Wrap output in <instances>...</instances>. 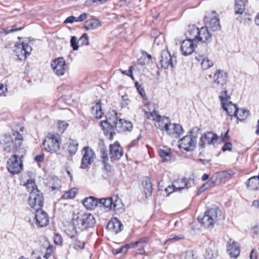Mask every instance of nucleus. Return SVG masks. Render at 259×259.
<instances>
[{"mask_svg":"<svg viewBox=\"0 0 259 259\" xmlns=\"http://www.w3.org/2000/svg\"><path fill=\"white\" fill-rule=\"evenodd\" d=\"M23 136L17 131H13L12 134H5L0 139L3 150L7 153H16L23 158L26 149L22 146Z\"/></svg>","mask_w":259,"mask_h":259,"instance_id":"1","label":"nucleus"},{"mask_svg":"<svg viewBox=\"0 0 259 259\" xmlns=\"http://www.w3.org/2000/svg\"><path fill=\"white\" fill-rule=\"evenodd\" d=\"M73 225L72 234L71 237H75L77 234L83 230L94 226L96 221L93 215L86 213L83 211L74 212L72 217Z\"/></svg>","mask_w":259,"mask_h":259,"instance_id":"2","label":"nucleus"},{"mask_svg":"<svg viewBox=\"0 0 259 259\" xmlns=\"http://www.w3.org/2000/svg\"><path fill=\"white\" fill-rule=\"evenodd\" d=\"M26 187L27 191L30 193L29 205L35 210L41 208L44 202L43 195L37 189L34 181L31 179L28 180Z\"/></svg>","mask_w":259,"mask_h":259,"instance_id":"3","label":"nucleus"},{"mask_svg":"<svg viewBox=\"0 0 259 259\" xmlns=\"http://www.w3.org/2000/svg\"><path fill=\"white\" fill-rule=\"evenodd\" d=\"M200 133V129L194 127L191 129L187 136L179 141L180 148L186 151H193L196 146V139Z\"/></svg>","mask_w":259,"mask_h":259,"instance_id":"4","label":"nucleus"},{"mask_svg":"<svg viewBox=\"0 0 259 259\" xmlns=\"http://www.w3.org/2000/svg\"><path fill=\"white\" fill-rule=\"evenodd\" d=\"M117 114L115 110H111L107 114L106 120L100 121L101 126L105 134L109 136V138L111 140L113 139L114 127L118 121Z\"/></svg>","mask_w":259,"mask_h":259,"instance_id":"5","label":"nucleus"},{"mask_svg":"<svg viewBox=\"0 0 259 259\" xmlns=\"http://www.w3.org/2000/svg\"><path fill=\"white\" fill-rule=\"evenodd\" d=\"M220 213L221 211L218 207H212L204 212L201 219L199 217L198 220L205 227H209L213 226L218 221Z\"/></svg>","mask_w":259,"mask_h":259,"instance_id":"6","label":"nucleus"},{"mask_svg":"<svg viewBox=\"0 0 259 259\" xmlns=\"http://www.w3.org/2000/svg\"><path fill=\"white\" fill-rule=\"evenodd\" d=\"M60 141L59 135L49 134L43 144L47 151L53 153L57 152L60 149Z\"/></svg>","mask_w":259,"mask_h":259,"instance_id":"7","label":"nucleus"},{"mask_svg":"<svg viewBox=\"0 0 259 259\" xmlns=\"http://www.w3.org/2000/svg\"><path fill=\"white\" fill-rule=\"evenodd\" d=\"M20 158V155L14 154L8 159L7 168L8 171L12 174H19L23 168V163Z\"/></svg>","mask_w":259,"mask_h":259,"instance_id":"8","label":"nucleus"},{"mask_svg":"<svg viewBox=\"0 0 259 259\" xmlns=\"http://www.w3.org/2000/svg\"><path fill=\"white\" fill-rule=\"evenodd\" d=\"M159 62L163 69H167L169 66L174 68L177 63V57L175 54L171 56L168 50H164L159 57Z\"/></svg>","mask_w":259,"mask_h":259,"instance_id":"9","label":"nucleus"},{"mask_svg":"<svg viewBox=\"0 0 259 259\" xmlns=\"http://www.w3.org/2000/svg\"><path fill=\"white\" fill-rule=\"evenodd\" d=\"M32 50V47L27 43L20 41L15 44L14 51L19 59L22 60L29 56Z\"/></svg>","mask_w":259,"mask_h":259,"instance_id":"10","label":"nucleus"},{"mask_svg":"<svg viewBox=\"0 0 259 259\" xmlns=\"http://www.w3.org/2000/svg\"><path fill=\"white\" fill-rule=\"evenodd\" d=\"M51 66L54 73L58 76L63 75L66 71V65L64 58L60 57L53 60Z\"/></svg>","mask_w":259,"mask_h":259,"instance_id":"11","label":"nucleus"},{"mask_svg":"<svg viewBox=\"0 0 259 259\" xmlns=\"http://www.w3.org/2000/svg\"><path fill=\"white\" fill-rule=\"evenodd\" d=\"M227 74L220 69L217 70L213 77L214 87L218 89H223L227 84Z\"/></svg>","mask_w":259,"mask_h":259,"instance_id":"12","label":"nucleus"},{"mask_svg":"<svg viewBox=\"0 0 259 259\" xmlns=\"http://www.w3.org/2000/svg\"><path fill=\"white\" fill-rule=\"evenodd\" d=\"M83 152L80 168L85 169L94 161L96 155L94 151L88 147L83 148Z\"/></svg>","mask_w":259,"mask_h":259,"instance_id":"13","label":"nucleus"},{"mask_svg":"<svg viewBox=\"0 0 259 259\" xmlns=\"http://www.w3.org/2000/svg\"><path fill=\"white\" fill-rule=\"evenodd\" d=\"M218 138V136L211 132H207L202 135L198 143L199 149L205 148L206 143L208 145L214 144L217 142Z\"/></svg>","mask_w":259,"mask_h":259,"instance_id":"14","label":"nucleus"},{"mask_svg":"<svg viewBox=\"0 0 259 259\" xmlns=\"http://www.w3.org/2000/svg\"><path fill=\"white\" fill-rule=\"evenodd\" d=\"M32 218L35 219L36 222L40 227H42L46 226L49 222V219L47 213L41 208L35 210L34 216L31 214Z\"/></svg>","mask_w":259,"mask_h":259,"instance_id":"15","label":"nucleus"},{"mask_svg":"<svg viewBox=\"0 0 259 259\" xmlns=\"http://www.w3.org/2000/svg\"><path fill=\"white\" fill-rule=\"evenodd\" d=\"M123 155L122 147L117 142L109 146V155L111 159L119 160Z\"/></svg>","mask_w":259,"mask_h":259,"instance_id":"16","label":"nucleus"},{"mask_svg":"<svg viewBox=\"0 0 259 259\" xmlns=\"http://www.w3.org/2000/svg\"><path fill=\"white\" fill-rule=\"evenodd\" d=\"M114 128L119 133L130 132L133 128V125L130 121L119 119Z\"/></svg>","mask_w":259,"mask_h":259,"instance_id":"17","label":"nucleus"},{"mask_svg":"<svg viewBox=\"0 0 259 259\" xmlns=\"http://www.w3.org/2000/svg\"><path fill=\"white\" fill-rule=\"evenodd\" d=\"M122 224L121 222L116 218L112 219L107 224L106 229L112 233L117 234L122 229Z\"/></svg>","mask_w":259,"mask_h":259,"instance_id":"18","label":"nucleus"},{"mask_svg":"<svg viewBox=\"0 0 259 259\" xmlns=\"http://www.w3.org/2000/svg\"><path fill=\"white\" fill-rule=\"evenodd\" d=\"M199 34L197 42L209 44L212 40V34L209 31L207 27H202L199 30Z\"/></svg>","mask_w":259,"mask_h":259,"instance_id":"19","label":"nucleus"},{"mask_svg":"<svg viewBox=\"0 0 259 259\" xmlns=\"http://www.w3.org/2000/svg\"><path fill=\"white\" fill-rule=\"evenodd\" d=\"M194 42L188 39L183 41L181 46V50L184 55H189L194 52Z\"/></svg>","mask_w":259,"mask_h":259,"instance_id":"20","label":"nucleus"},{"mask_svg":"<svg viewBox=\"0 0 259 259\" xmlns=\"http://www.w3.org/2000/svg\"><path fill=\"white\" fill-rule=\"evenodd\" d=\"M182 126L179 124L171 123L167 125L166 132L169 135L177 137L183 133Z\"/></svg>","mask_w":259,"mask_h":259,"instance_id":"21","label":"nucleus"},{"mask_svg":"<svg viewBox=\"0 0 259 259\" xmlns=\"http://www.w3.org/2000/svg\"><path fill=\"white\" fill-rule=\"evenodd\" d=\"M196 60L200 62L201 67L203 70H206L212 66L213 63L209 60L205 55L196 53Z\"/></svg>","mask_w":259,"mask_h":259,"instance_id":"22","label":"nucleus"},{"mask_svg":"<svg viewBox=\"0 0 259 259\" xmlns=\"http://www.w3.org/2000/svg\"><path fill=\"white\" fill-rule=\"evenodd\" d=\"M199 30V29L195 25L189 26L186 33V36L187 39L197 42Z\"/></svg>","mask_w":259,"mask_h":259,"instance_id":"23","label":"nucleus"},{"mask_svg":"<svg viewBox=\"0 0 259 259\" xmlns=\"http://www.w3.org/2000/svg\"><path fill=\"white\" fill-rule=\"evenodd\" d=\"M99 199L96 198L93 196H90L84 198L82 201V203L84 207L88 209H94L99 205Z\"/></svg>","mask_w":259,"mask_h":259,"instance_id":"24","label":"nucleus"},{"mask_svg":"<svg viewBox=\"0 0 259 259\" xmlns=\"http://www.w3.org/2000/svg\"><path fill=\"white\" fill-rule=\"evenodd\" d=\"M227 245V251L231 257H237L240 253V249L236 242L230 239Z\"/></svg>","mask_w":259,"mask_h":259,"instance_id":"25","label":"nucleus"},{"mask_svg":"<svg viewBox=\"0 0 259 259\" xmlns=\"http://www.w3.org/2000/svg\"><path fill=\"white\" fill-rule=\"evenodd\" d=\"M101 25V21L95 18H93L87 20L84 25V27L86 30L95 29Z\"/></svg>","mask_w":259,"mask_h":259,"instance_id":"26","label":"nucleus"},{"mask_svg":"<svg viewBox=\"0 0 259 259\" xmlns=\"http://www.w3.org/2000/svg\"><path fill=\"white\" fill-rule=\"evenodd\" d=\"M223 108L230 116H235L237 114L238 108L236 104H233L231 101L222 106Z\"/></svg>","mask_w":259,"mask_h":259,"instance_id":"27","label":"nucleus"},{"mask_svg":"<svg viewBox=\"0 0 259 259\" xmlns=\"http://www.w3.org/2000/svg\"><path fill=\"white\" fill-rule=\"evenodd\" d=\"M98 206L107 210L111 209L113 204V198L112 197L103 198L99 199Z\"/></svg>","mask_w":259,"mask_h":259,"instance_id":"28","label":"nucleus"},{"mask_svg":"<svg viewBox=\"0 0 259 259\" xmlns=\"http://www.w3.org/2000/svg\"><path fill=\"white\" fill-rule=\"evenodd\" d=\"M159 155L163 158V161H169L171 159L170 149L165 146H163L158 150Z\"/></svg>","mask_w":259,"mask_h":259,"instance_id":"29","label":"nucleus"},{"mask_svg":"<svg viewBox=\"0 0 259 259\" xmlns=\"http://www.w3.org/2000/svg\"><path fill=\"white\" fill-rule=\"evenodd\" d=\"M186 179L184 178L178 179L175 180L173 183V187L177 191H180L187 187Z\"/></svg>","mask_w":259,"mask_h":259,"instance_id":"30","label":"nucleus"},{"mask_svg":"<svg viewBox=\"0 0 259 259\" xmlns=\"http://www.w3.org/2000/svg\"><path fill=\"white\" fill-rule=\"evenodd\" d=\"M144 192L146 197L147 198L150 196L152 193V186L150 180L146 179L143 182Z\"/></svg>","mask_w":259,"mask_h":259,"instance_id":"31","label":"nucleus"},{"mask_svg":"<svg viewBox=\"0 0 259 259\" xmlns=\"http://www.w3.org/2000/svg\"><path fill=\"white\" fill-rule=\"evenodd\" d=\"M234 175V172L233 170L224 171L219 174V178L221 182L225 183L230 179Z\"/></svg>","mask_w":259,"mask_h":259,"instance_id":"32","label":"nucleus"},{"mask_svg":"<svg viewBox=\"0 0 259 259\" xmlns=\"http://www.w3.org/2000/svg\"><path fill=\"white\" fill-rule=\"evenodd\" d=\"M157 122H158L157 127L161 131H165L166 130L167 125H168V123H170L169 118L166 117H161V118L157 120Z\"/></svg>","mask_w":259,"mask_h":259,"instance_id":"33","label":"nucleus"},{"mask_svg":"<svg viewBox=\"0 0 259 259\" xmlns=\"http://www.w3.org/2000/svg\"><path fill=\"white\" fill-rule=\"evenodd\" d=\"M209 26L213 31H218L221 29L219 20L215 16H214V18L210 19Z\"/></svg>","mask_w":259,"mask_h":259,"instance_id":"34","label":"nucleus"},{"mask_svg":"<svg viewBox=\"0 0 259 259\" xmlns=\"http://www.w3.org/2000/svg\"><path fill=\"white\" fill-rule=\"evenodd\" d=\"M234 10L236 14H242L244 12L245 6L242 0H235Z\"/></svg>","mask_w":259,"mask_h":259,"instance_id":"35","label":"nucleus"},{"mask_svg":"<svg viewBox=\"0 0 259 259\" xmlns=\"http://www.w3.org/2000/svg\"><path fill=\"white\" fill-rule=\"evenodd\" d=\"M92 112L95 114L96 118L100 119L102 117L103 112L102 111L100 101L97 102L96 105L92 107Z\"/></svg>","mask_w":259,"mask_h":259,"instance_id":"36","label":"nucleus"},{"mask_svg":"<svg viewBox=\"0 0 259 259\" xmlns=\"http://www.w3.org/2000/svg\"><path fill=\"white\" fill-rule=\"evenodd\" d=\"M49 186L51 188L52 191L59 190L61 187L60 181L56 177L52 178L49 182Z\"/></svg>","mask_w":259,"mask_h":259,"instance_id":"37","label":"nucleus"},{"mask_svg":"<svg viewBox=\"0 0 259 259\" xmlns=\"http://www.w3.org/2000/svg\"><path fill=\"white\" fill-rule=\"evenodd\" d=\"M149 242V238L147 237L141 238L137 241L138 245L140 247L139 249V253L141 254L145 252L144 247Z\"/></svg>","mask_w":259,"mask_h":259,"instance_id":"38","label":"nucleus"},{"mask_svg":"<svg viewBox=\"0 0 259 259\" xmlns=\"http://www.w3.org/2000/svg\"><path fill=\"white\" fill-rule=\"evenodd\" d=\"M249 111L244 109H238L237 110V114L235 116L240 120H243L246 119L249 114Z\"/></svg>","mask_w":259,"mask_h":259,"instance_id":"39","label":"nucleus"},{"mask_svg":"<svg viewBox=\"0 0 259 259\" xmlns=\"http://www.w3.org/2000/svg\"><path fill=\"white\" fill-rule=\"evenodd\" d=\"M78 144L76 141H71L68 147V151L71 155L76 153L78 150Z\"/></svg>","mask_w":259,"mask_h":259,"instance_id":"40","label":"nucleus"},{"mask_svg":"<svg viewBox=\"0 0 259 259\" xmlns=\"http://www.w3.org/2000/svg\"><path fill=\"white\" fill-rule=\"evenodd\" d=\"M145 116L149 119L156 121H157V120H159L160 118H161V116L159 115L155 110H153L151 112L145 111Z\"/></svg>","mask_w":259,"mask_h":259,"instance_id":"41","label":"nucleus"},{"mask_svg":"<svg viewBox=\"0 0 259 259\" xmlns=\"http://www.w3.org/2000/svg\"><path fill=\"white\" fill-rule=\"evenodd\" d=\"M77 193V189L75 188H73L70 189L67 192H66L62 196L63 198L65 199H71L73 198Z\"/></svg>","mask_w":259,"mask_h":259,"instance_id":"42","label":"nucleus"},{"mask_svg":"<svg viewBox=\"0 0 259 259\" xmlns=\"http://www.w3.org/2000/svg\"><path fill=\"white\" fill-rule=\"evenodd\" d=\"M81 46H87L89 44V38L87 33H83L78 40Z\"/></svg>","mask_w":259,"mask_h":259,"instance_id":"43","label":"nucleus"},{"mask_svg":"<svg viewBox=\"0 0 259 259\" xmlns=\"http://www.w3.org/2000/svg\"><path fill=\"white\" fill-rule=\"evenodd\" d=\"M185 259H197V256L193 250H188L185 252Z\"/></svg>","mask_w":259,"mask_h":259,"instance_id":"44","label":"nucleus"},{"mask_svg":"<svg viewBox=\"0 0 259 259\" xmlns=\"http://www.w3.org/2000/svg\"><path fill=\"white\" fill-rule=\"evenodd\" d=\"M112 206L114 210H118L120 208H122V203L121 202V200L118 199L117 197L115 198L114 200L113 199Z\"/></svg>","mask_w":259,"mask_h":259,"instance_id":"45","label":"nucleus"},{"mask_svg":"<svg viewBox=\"0 0 259 259\" xmlns=\"http://www.w3.org/2000/svg\"><path fill=\"white\" fill-rule=\"evenodd\" d=\"M220 100L221 101V104L222 106L227 103H228L229 101H228V98H229L227 96V91H224L221 93V95L220 96Z\"/></svg>","mask_w":259,"mask_h":259,"instance_id":"46","label":"nucleus"},{"mask_svg":"<svg viewBox=\"0 0 259 259\" xmlns=\"http://www.w3.org/2000/svg\"><path fill=\"white\" fill-rule=\"evenodd\" d=\"M85 243L84 241L76 240L73 243L74 248L75 249L79 250L84 248Z\"/></svg>","mask_w":259,"mask_h":259,"instance_id":"47","label":"nucleus"},{"mask_svg":"<svg viewBox=\"0 0 259 259\" xmlns=\"http://www.w3.org/2000/svg\"><path fill=\"white\" fill-rule=\"evenodd\" d=\"M78 42L77 41V37L75 36H73L71 38L70 45L74 51H76L78 49Z\"/></svg>","mask_w":259,"mask_h":259,"instance_id":"48","label":"nucleus"},{"mask_svg":"<svg viewBox=\"0 0 259 259\" xmlns=\"http://www.w3.org/2000/svg\"><path fill=\"white\" fill-rule=\"evenodd\" d=\"M68 124L64 121H59L58 123V130L62 133L67 128Z\"/></svg>","mask_w":259,"mask_h":259,"instance_id":"49","label":"nucleus"},{"mask_svg":"<svg viewBox=\"0 0 259 259\" xmlns=\"http://www.w3.org/2000/svg\"><path fill=\"white\" fill-rule=\"evenodd\" d=\"M53 252V246L52 245H49L46 249V252L45 253L44 257L46 259H48Z\"/></svg>","mask_w":259,"mask_h":259,"instance_id":"50","label":"nucleus"},{"mask_svg":"<svg viewBox=\"0 0 259 259\" xmlns=\"http://www.w3.org/2000/svg\"><path fill=\"white\" fill-rule=\"evenodd\" d=\"M101 153L102 154L101 157L103 159V161L105 162L108 161L109 158L107 151L104 147L101 148Z\"/></svg>","mask_w":259,"mask_h":259,"instance_id":"51","label":"nucleus"},{"mask_svg":"<svg viewBox=\"0 0 259 259\" xmlns=\"http://www.w3.org/2000/svg\"><path fill=\"white\" fill-rule=\"evenodd\" d=\"M54 240V242L56 244L60 245L62 243V236L58 234H56L55 235Z\"/></svg>","mask_w":259,"mask_h":259,"instance_id":"52","label":"nucleus"},{"mask_svg":"<svg viewBox=\"0 0 259 259\" xmlns=\"http://www.w3.org/2000/svg\"><path fill=\"white\" fill-rule=\"evenodd\" d=\"M76 21V17L73 16H70L67 17L64 21V23H72Z\"/></svg>","mask_w":259,"mask_h":259,"instance_id":"53","label":"nucleus"},{"mask_svg":"<svg viewBox=\"0 0 259 259\" xmlns=\"http://www.w3.org/2000/svg\"><path fill=\"white\" fill-rule=\"evenodd\" d=\"M133 68V66H130L129 68V70L128 71H126V70L122 71V73L131 77L133 79H134V77H133V73H132Z\"/></svg>","mask_w":259,"mask_h":259,"instance_id":"54","label":"nucleus"},{"mask_svg":"<svg viewBox=\"0 0 259 259\" xmlns=\"http://www.w3.org/2000/svg\"><path fill=\"white\" fill-rule=\"evenodd\" d=\"M232 149V145L230 142H227L225 144L224 146L222 147V151H226L227 150L231 151Z\"/></svg>","mask_w":259,"mask_h":259,"instance_id":"55","label":"nucleus"},{"mask_svg":"<svg viewBox=\"0 0 259 259\" xmlns=\"http://www.w3.org/2000/svg\"><path fill=\"white\" fill-rule=\"evenodd\" d=\"M159 32L157 30L154 29L151 31V35L152 37L155 38V42H156V39H157L158 37L159 36Z\"/></svg>","mask_w":259,"mask_h":259,"instance_id":"56","label":"nucleus"},{"mask_svg":"<svg viewBox=\"0 0 259 259\" xmlns=\"http://www.w3.org/2000/svg\"><path fill=\"white\" fill-rule=\"evenodd\" d=\"M87 17V14L85 13H83L80 14L78 17L76 18L77 22H82Z\"/></svg>","mask_w":259,"mask_h":259,"instance_id":"57","label":"nucleus"},{"mask_svg":"<svg viewBox=\"0 0 259 259\" xmlns=\"http://www.w3.org/2000/svg\"><path fill=\"white\" fill-rule=\"evenodd\" d=\"M175 191H177V190L173 187V184L171 186H169L165 189V192L167 193L168 195Z\"/></svg>","mask_w":259,"mask_h":259,"instance_id":"58","label":"nucleus"},{"mask_svg":"<svg viewBox=\"0 0 259 259\" xmlns=\"http://www.w3.org/2000/svg\"><path fill=\"white\" fill-rule=\"evenodd\" d=\"M123 103H122V106H126L128 105L129 103V100L127 98V96L126 95H123L121 97Z\"/></svg>","mask_w":259,"mask_h":259,"instance_id":"59","label":"nucleus"},{"mask_svg":"<svg viewBox=\"0 0 259 259\" xmlns=\"http://www.w3.org/2000/svg\"><path fill=\"white\" fill-rule=\"evenodd\" d=\"M135 85L137 87V90H138L139 93L142 95L143 96L144 94H145V91L144 90L143 88H141V86L138 82H136L135 83Z\"/></svg>","mask_w":259,"mask_h":259,"instance_id":"60","label":"nucleus"},{"mask_svg":"<svg viewBox=\"0 0 259 259\" xmlns=\"http://www.w3.org/2000/svg\"><path fill=\"white\" fill-rule=\"evenodd\" d=\"M138 139H135V140H133L131 142L130 145L128 146V148L130 149L131 148L136 146L138 144Z\"/></svg>","mask_w":259,"mask_h":259,"instance_id":"61","label":"nucleus"},{"mask_svg":"<svg viewBox=\"0 0 259 259\" xmlns=\"http://www.w3.org/2000/svg\"><path fill=\"white\" fill-rule=\"evenodd\" d=\"M104 163V169L107 171V172H109L110 171L111 167L110 165L107 163V162L103 161Z\"/></svg>","mask_w":259,"mask_h":259,"instance_id":"62","label":"nucleus"},{"mask_svg":"<svg viewBox=\"0 0 259 259\" xmlns=\"http://www.w3.org/2000/svg\"><path fill=\"white\" fill-rule=\"evenodd\" d=\"M34 159L36 162H41L44 160V157L41 155H37L35 157Z\"/></svg>","mask_w":259,"mask_h":259,"instance_id":"63","label":"nucleus"},{"mask_svg":"<svg viewBox=\"0 0 259 259\" xmlns=\"http://www.w3.org/2000/svg\"><path fill=\"white\" fill-rule=\"evenodd\" d=\"M119 253H124L123 249L122 247L119 249H116L113 250V253L114 254H117Z\"/></svg>","mask_w":259,"mask_h":259,"instance_id":"64","label":"nucleus"}]
</instances>
